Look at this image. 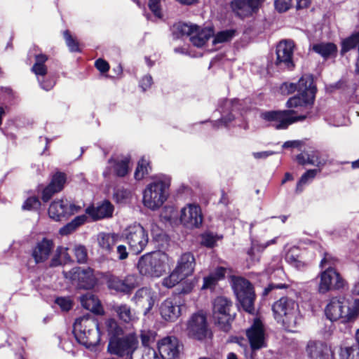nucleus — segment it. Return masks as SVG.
Wrapping results in <instances>:
<instances>
[{"label": "nucleus", "instance_id": "e2e57ef3", "mask_svg": "<svg viewBox=\"0 0 359 359\" xmlns=\"http://www.w3.org/2000/svg\"><path fill=\"white\" fill-rule=\"evenodd\" d=\"M56 193H57V191H55V189L48 184L43 190L41 198L43 202H48Z\"/></svg>", "mask_w": 359, "mask_h": 359}, {"label": "nucleus", "instance_id": "c756f323", "mask_svg": "<svg viewBox=\"0 0 359 359\" xmlns=\"http://www.w3.org/2000/svg\"><path fill=\"white\" fill-rule=\"evenodd\" d=\"M111 310L116 313L118 318L126 323H133L137 320V316L130 306L126 304H114Z\"/></svg>", "mask_w": 359, "mask_h": 359}, {"label": "nucleus", "instance_id": "f257e3e1", "mask_svg": "<svg viewBox=\"0 0 359 359\" xmlns=\"http://www.w3.org/2000/svg\"><path fill=\"white\" fill-rule=\"evenodd\" d=\"M170 186V177L160 175L154 177L143 191L144 205L152 210L161 207L168 197Z\"/></svg>", "mask_w": 359, "mask_h": 359}, {"label": "nucleus", "instance_id": "2f4dec72", "mask_svg": "<svg viewBox=\"0 0 359 359\" xmlns=\"http://www.w3.org/2000/svg\"><path fill=\"white\" fill-rule=\"evenodd\" d=\"M300 249L296 246H285V259L287 263L299 270H302L307 265L302 260Z\"/></svg>", "mask_w": 359, "mask_h": 359}, {"label": "nucleus", "instance_id": "338daca9", "mask_svg": "<svg viewBox=\"0 0 359 359\" xmlns=\"http://www.w3.org/2000/svg\"><path fill=\"white\" fill-rule=\"evenodd\" d=\"M152 85V77L150 75H146L140 81V86L143 90H146Z\"/></svg>", "mask_w": 359, "mask_h": 359}, {"label": "nucleus", "instance_id": "8fccbe9b", "mask_svg": "<svg viewBox=\"0 0 359 359\" xmlns=\"http://www.w3.org/2000/svg\"><path fill=\"white\" fill-rule=\"evenodd\" d=\"M106 327L109 334L116 337L121 332V328L118 326L117 322L112 318L107 319L105 322Z\"/></svg>", "mask_w": 359, "mask_h": 359}, {"label": "nucleus", "instance_id": "cd10ccee", "mask_svg": "<svg viewBox=\"0 0 359 359\" xmlns=\"http://www.w3.org/2000/svg\"><path fill=\"white\" fill-rule=\"evenodd\" d=\"M53 242L52 240L43 238L37 243L32 252V256L36 262H43L47 260L53 250Z\"/></svg>", "mask_w": 359, "mask_h": 359}, {"label": "nucleus", "instance_id": "603ef678", "mask_svg": "<svg viewBox=\"0 0 359 359\" xmlns=\"http://www.w3.org/2000/svg\"><path fill=\"white\" fill-rule=\"evenodd\" d=\"M41 206V202L36 196L28 198L24 203L22 208L27 210H38Z\"/></svg>", "mask_w": 359, "mask_h": 359}, {"label": "nucleus", "instance_id": "7ed1b4c3", "mask_svg": "<svg viewBox=\"0 0 359 359\" xmlns=\"http://www.w3.org/2000/svg\"><path fill=\"white\" fill-rule=\"evenodd\" d=\"M272 310L276 321L286 330L293 332L301 320L299 305L292 299L282 297L273 304Z\"/></svg>", "mask_w": 359, "mask_h": 359}, {"label": "nucleus", "instance_id": "4d7b16f0", "mask_svg": "<svg viewBox=\"0 0 359 359\" xmlns=\"http://www.w3.org/2000/svg\"><path fill=\"white\" fill-rule=\"evenodd\" d=\"M161 0H149V8L154 15L158 18H162V13L161 10Z\"/></svg>", "mask_w": 359, "mask_h": 359}, {"label": "nucleus", "instance_id": "a211bd4d", "mask_svg": "<svg viewBox=\"0 0 359 359\" xmlns=\"http://www.w3.org/2000/svg\"><path fill=\"white\" fill-rule=\"evenodd\" d=\"M180 221L187 228L199 227L203 222L201 207L195 203H188L180 210Z\"/></svg>", "mask_w": 359, "mask_h": 359}, {"label": "nucleus", "instance_id": "473e14b6", "mask_svg": "<svg viewBox=\"0 0 359 359\" xmlns=\"http://www.w3.org/2000/svg\"><path fill=\"white\" fill-rule=\"evenodd\" d=\"M109 168H113L115 174L124 177L129 171L130 158L128 156L111 158L109 160Z\"/></svg>", "mask_w": 359, "mask_h": 359}, {"label": "nucleus", "instance_id": "f704fd0d", "mask_svg": "<svg viewBox=\"0 0 359 359\" xmlns=\"http://www.w3.org/2000/svg\"><path fill=\"white\" fill-rule=\"evenodd\" d=\"M81 303L86 309L95 313L100 314L103 311L100 300L90 292L81 297Z\"/></svg>", "mask_w": 359, "mask_h": 359}, {"label": "nucleus", "instance_id": "0e129e2a", "mask_svg": "<svg viewBox=\"0 0 359 359\" xmlns=\"http://www.w3.org/2000/svg\"><path fill=\"white\" fill-rule=\"evenodd\" d=\"M38 81L41 88L46 91L50 90L55 86V81L51 79H44V77H41V79H39Z\"/></svg>", "mask_w": 359, "mask_h": 359}, {"label": "nucleus", "instance_id": "c85d7f7f", "mask_svg": "<svg viewBox=\"0 0 359 359\" xmlns=\"http://www.w3.org/2000/svg\"><path fill=\"white\" fill-rule=\"evenodd\" d=\"M195 264L194 255L190 252H186L181 255L175 268L181 272L182 276H185L187 278L193 273Z\"/></svg>", "mask_w": 359, "mask_h": 359}, {"label": "nucleus", "instance_id": "864d4df0", "mask_svg": "<svg viewBox=\"0 0 359 359\" xmlns=\"http://www.w3.org/2000/svg\"><path fill=\"white\" fill-rule=\"evenodd\" d=\"M274 6L278 12L283 13L289 10L292 6V0H275Z\"/></svg>", "mask_w": 359, "mask_h": 359}, {"label": "nucleus", "instance_id": "a19ab883", "mask_svg": "<svg viewBox=\"0 0 359 359\" xmlns=\"http://www.w3.org/2000/svg\"><path fill=\"white\" fill-rule=\"evenodd\" d=\"M341 359H359V346H347L341 348Z\"/></svg>", "mask_w": 359, "mask_h": 359}, {"label": "nucleus", "instance_id": "a878e982", "mask_svg": "<svg viewBox=\"0 0 359 359\" xmlns=\"http://www.w3.org/2000/svg\"><path fill=\"white\" fill-rule=\"evenodd\" d=\"M306 351L311 359H334L331 348L322 341H309Z\"/></svg>", "mask_w": 359, "mask_h": 359}, {"label": "nucleus", "instance_id": "680f3d73", "mask_svg": "<svg viewBox=\"0 0 359 359\" xmlns=\"http://www.w3.org/2000/svg\"><path fill=\"white\" fill-rule=\"evenodd\" d=\"M141 359H163L159 356L156 351L153 348H146L142 355Z\"/></svg>", "mask_w": 359, "mask_h": 359}, {"label": "nucleus", "instance_id": "69168bd1", "mask_svg": "<svg viewBox=\"0 0 359 359\" xmlns=\"http://www.w3.org/2000/svg\"><path fill=\"white\" fill-rule=\"evenodd\" d=\"M95 65L96 68L102 73L108 72L109 69V64L105 60L100 58L95 61Z\"/></svg>", "mask_w": 359, "mask_h": 359}, {"label": "nucleus", "instance_id": "39448f33", "mask_svg": "<svg viewBox=\"0 0 359 359\" xmlns=\"http://www.w3.org/2000/svg\"><path fill=\"white\" fill-rule=\"evenodd\" d=\"M290 86L292 90L297 89L299 93L287 100V107L288 108L304 107L305 109H310L313 104L316 91L312 77L302 76L297 85L292 83Z\"/></svg>", "mask_w": 359, "mask_h": 359}, {"label": "nucleus", "instance_id": "dca6fc26", "mask_svg": "<svg viewBox=\"0 0 359 359\" xmlns=\"http://www.w3.org/2000/svg\"><path fill=\"white\" fill-rule=\"evenodd\" d=\"M241 104L238 100H223L220 101L217 110L221 114L222 117L214 122V127L228 126L234 120L238 111L241 110Z\"/></svg>", "mask_w": 359, "mask_h": 359}, {"label": "nucleus", "instance_id": "e433bc0d", "mask_svg": "<svg viewBox=\"0 0 359 359\" xmlns=\"http://www.w3.org/2000/svg\"><path fill=\"white\" fill-rule=\"evenodd\" d=\"M312 50L324 58H327L335 55L337 46L332 43H319L314 44Z\"/></svg>", "mask_w": 359, "mask_h": 359}, {"label": "nucleus", "instance_id": "423d86ee", "mask_svg": "<svg viewBox=\"0 0 359 359\" xmlns=\"http://www.w3.org/2000/svg\"><path fill=\"white\" fill-rule=\"evenodd\" d=\"M231 286L243 310L249 313H252L255 311V294L252 284L244 278L233 276Z\"/></svg>", "mask_w": 359, "mask_h": 359}, {"label": "nucleus", "instance_id": "ddd939ff", "mask_svg": "<svg viewBox=\"0 0 359 359\" xmlns=\"http://www.w3.org/2000/svg\"><path fill=\"white\" fill-rule=\"evenodd\" d=\"M318 278H319L318 291L320 294L339 290L344 285V280L340 273L336 269H332L330 266L328 269H322Z\"/></svg>", "mask_w": 359, "mask_h": 359}, {"label": "nucleus", "instance_id": "20e7f679", "mask_svg": "<svg viewBox=\"0 0 359 359\" xmlns=\"http://www.w3.org/2000/svg\"><path fill=\"white\" fill-rule=\"evenodd\" d=\"M137 266L142 276L158 278L168 269V257L161 252L145 254L139 259Z\"/></svg>", "mask_w": 359, "mask_h": 359}, {"label": "nucleus", "instance_id": "412c9836", "mask_svg": "<svg viewBox=\"0 0 359 359\" xmlns=\"http://www.w3.org/2000/svg\"><path fill=\"white\" fill-rule=\"evenodd\" d=\"M294 43L292 41H280L276 47V65L280 68L291 69L294 67L292 60Z\"/></svg>", "mask_w": 359, "mask_h": 359}, {"label": "nucleus", "instance_id": "49530a36", "mask_svg": "<svg viewBox=\"0 0 359 359\" xmlns=\"http://www.w3.org/2000/svg\"><path fill=\"white\" fill-rule=\"evenodd\" d=\"M149 162L142 158L137 164V168L135 172V178L137 180H142L145 175L148 173Z\"/></svg>", "mask_w": 359, "mask_h": 359}, {"label": "nucleus", "instance_id": "de8ad7c7", "mask_svg": "<svg viewBox=\"0 0 359 359\" xmlns=\"http://www.w3.org/2000/svg\"><path fill=\"white\" fill-rule=\"evenodd\" d=\"M220 238L221 237L212 233H205L201 236V244L208 248H212Z\"/></svg>", "mask_w": 359, "mask_h": 359}, {"label": "nucleus", "instance_id": "aec40b11", "mask_svg": "<svg viewBox=\"0 0 359 359\" xmlns=\"http://www.w3.org/2000/svg\"><path fill=\"white\" fill-rule=\"evenodd\" d=\"M246 335L252 350L266 346L265 328L259 318L255 319L252 325L246 330Z\"/></svg>", "mask_w": 359, "mask_h": 359}, {"label": "nucleus", "instance_id": "c9c22d12", "mask_svg": "<svg viewBox=\"0 0 359 359\" xmlns=\"http://www.w3.org/2000/svg\"><path fill=\"white\" fill-rule=\"evenodd\" d=\"M320 172V169H311L304 172L297 183L296 193H302L304 187L311 184Z\"/></svg>", "mask_w": 359, "mask_h": 359}, {"label": "nucleus", "instance_id": "4be33fe9", "mask_svg": "<svg viewBox=\"0 0 359 359\" xmlns=\"http://www.w3.org/2000/svg\"><path fill=\"white\" fill-rule=\"evenodd\" d=\"M156 300V292L149 287H142L137 290L132 298L135 304L144 309L146 315L153 308Z\"/></svg>", "mask_w": 359, "mask_h": 359}, {"label": "nucleus", "instance_id": "72a5a7b5", "mask_svg": "<svg viewBox=\"0 0 359 359\" xmlns=\"http://www.w3.org/2000/svg\"><path fill=\"white\" fill-rule=\"evenodd\" d=\"M100 248L104 253H109L118 241V236L115 233H100L97 236Z\"/></svg>", "mask_w": 359, "mask_h": 359}, {"label": "nucleus", "instance_id": "ea45409f", "mask_svg": "<svg viewBox=\"0 0 359 359\" xmlns=\"http://www.w3.org/2000/svg\"><path fill=\"white\" fill-rule=\"evenodd\" d=\"M236 34V30L230 29L219 32L215 36L213 43H224L231 41Z\"/></svg>", "mask_w": 359, "mask_h": 359}, {"label": "nucleus", "instance_id": "6e6d98bb", "mask_svg": "<svg viewBox=\"0 0 359 359\" xmlns=\"http://www.w3.org/2000/svg\"><path fill=\"white\" fill-rule=\"evenodd\" d=\"M63 311H68L72 307V302L69 297H58L55 301Z\"/></svg>", "mask_w": 359, "mask_h": 359}, {"label": "nucleus", "instance_id": "4468645a", "mask_svg": "<svg viewBox=\"0 0 359 359\" xmlns=\"http://www.w3.org/2000/svg\"><path fill=\"white\" fill-rule=\"evenodd\" d=\"M325 312L327 318L331 321L341 319L342 322H346L353 317L347 302L344 298H332L327 304Z\"/></svg>", "mask_w": 359, "mask_h": 359}, {"label": "nucleus", "instance_id": "c03bdc74", "mask_svg": "<svg viewBox=\"0 0 359 359\" xmlns=\"http://www.w3.org/2000/svg\"><path fill=\"white\" fill-rule=\"evenodd\" d=\"M72 251L74 253L77 262L82 264L87 261L88 252L84 245L80 244L74 245Z\"/></svg>", "mask_w": 359, "mask_h": 359}, {"label": "nucleus", "instance_id": "a18cd8bd", "mask_svg": "<svg viewBox=\"0 0 359 359\" xmlns=\"http://www.w3.org/2000/svg\"><path fill=\"white\" fill-rule=\"evenodd\" d=\"M65 182V175L62 172H57L53 175L49 185L51 186V187H53L55 191L59 192L63 189Z\"/></svg>", "mask_w": 359, "mask_h": 359}, {"label": "nucleus", "instance_id": "1a4fd4ad", "mask_svg": "<svg viewBox=\"0 0 359 359\" xmlns=\"http://www.w3.org/2000/svg\"><path fill=\"white\" fill-rule=\"evenodd\" d=\"M261 117L276 129L284 130L293 123L304 120L306 116H294L293 110H283L265 111L262 113Z\"/></svg>", "mask_w": 359, "mask_h": 359}, {"label": "nucleus", "instance_id": "bf43d9fd", "mask_svg": "<svg viewBox=\"0 0 359 359\" xmlns=\"http://www.w3.org/2000/svg\"><path fill=\"white\" fill-rule=\"evenodd\" d=\"M32 72L37 77V80L39 79L43 78L47 74L48 69L46 66H39V65H33L32 67Z\"/></svg>", "mask_w": 359, "mask_h": 359}, {"label": "nucleus", "instance_id": "6e6552de", "mask_svg": "<svg viewBox=\"0 0 359 359\" xmlns=\"http://www.w3.org/2000/svg\"><path fill=\"white\" fill-rule=\"evenodd\" d=\"M232 306V302L224 297H218L213 302V318L215 323L224 332L230 330L234 318L235 314L231 312Z\"/></svg>", "mask_w": 359, "mask_h": 359}, {"label": "nucleus", "instance_id": "37998d69", "mask_svg": "<svg viewBox=\"0 0 359 359\" xmlns=\"http://www.w3.org/2000/svg\"><path fill=\"white\" fill-rule=\"evenodd\" d=\"M307 162L308 164L317 166L320 169L325 165L326 161L320 157L319 151H312L311 153H308Z\"/></svg>", "mask_w": 359, "mask_h": 359}, {"label": "nucleus", "instance_id": "9d476101", "mask_svg": "<svg viewBox=\"0 0 359 359\" xmlns=\"http://www.w3.org/2000/svg\"><path fill=\"white\" fill-rule=\"evenodd\" d=\"M175 29L182 35L188 36L191 43L198 48L203 46L213 34L211 28H201L193 24L180 22L175 25Z\"/></svg>", "mask_w": 359, "mask_h": 359}, {"label": "nucleus", "instance_id": "bb28decb", "mask_svg": "<svg viewBox=\"0 0 359 359\" xmlns=\"http://www.w3.org/2000/svg\"><path fill=\"white\" fill-rule=\"evenodd\" d=\"M136 286V278L133 275H128L123 280L112 277L108 280L109 288L121 293L128 294Z\"/></svg>", "mask_w": 359, "mask_h": 359}, {"label": "nucleus", "instance_id": "79ce46f5", "mask_svg": "<svg viewBox=\"0 0 359 359\" xmlns=\"http://www.w3.org/2000/svg\"><path fill=\"white\" fill-rule=\"evenodd\" d=\"M359 45V32L353 34L342 42L341 53H344Z\"/></svg>", "mask_w": 359, "mask_h": 359}, {"label": "nucleus", "instance_id": "2eb2a0df", "mask_svg": "<svg viewBox=\"0 0 359 359\" xmlns=\"http://www.w3.org/2000/svg\"><path fill=\"white\" fill-rule=\"evenodd\" d=\"M184 302L180 295H172L163 300L159 306L161 318L168 322H175L182 315Z\"/></svg>", "mask_w": 359, "mask_h": 359}, {"label": "nucleus", "instance_id": "5701e85b", "mask_svg": "<svg viewBox=\"0 0 359 359\" xmlns=\"http://www.w3.org/2000/svg\"><path fill=\"white\" fill-rule=\"evenodd\" d=\"M264 0H233L230 6L239 18H244L256 12Z\"/></svg>", "mask_w": 359, "mask_h": 359}, {"label": "nucleus", "instance_id": "5fc2aeb1", "mask_svg": "<svg viewBox=\"0 0 359 359\" xmlns=\"http://www.w3.org/2000/svg\"><path fill=\"white\" fill-rule=\"evenodd\" d=\"M155 338V333L151 330H142L140 333V339L142 344L144 346H148Z\"/></svg>", "mask_w": 359, "mask_h": 359}, {"label": "nucleus", "instance_id": "7c9ffc66", "mask_svg": "<svg viewBox=\"0 0 359 359\" xmlns=\"http://www.w3.org/2000/svg\"><path fill=\"white\" fill-rule=\"evenodd\" d=\"M67 201L64 199H57L53 201L48 208L49 217L55 220L60 221L67 217Z\"/></svg>", "mask_w": 359, "mask_h": 359}, {"label": "nucleus", "instance_id": "13d9d810", "mask_svg": "<svg viewBox=\"0 0 359 359\" xmlns=\"http://www.w3.org/2000/svg\"><path fill=\"white\" fill-rule=\"evenodd\" d=\"M217 280L213 274H210L208 276L203 278V285L201 287L202 290H213L217 283Z\"/></svg>", "mask_w": 359, "mask_h": 359}, {"label": "nucleus", "instance_id": "b1692460", "mask_svg": "<svg viewBox=\"0 0 359 359\" xmlns=\"http://www.w3.org/2000/svg\"><path fill=\"white\" fill-rule=\"evenodd\" d=\"M278 237L271 239L265 243H260L255 239H251V246L247 251L245 258L246 265L248 268L259 262L261 253L269 246L276 244Z\"/></svg>", "mask_w": 359, "mask_h": 359}, {"label": "nucleus", "instance_id": "0eeeda50", "mask_svg": "<svg viewBox=\"0 0 359 359\" xmlns=\"http://www.w3.org/2000/svg\"><path fill=\"white\" fill-rule=\"evenodd\" d=\"M138 346V340L133 334L121 338H111L107 350L111 354L116 355L123 359H133V355Z\"/></svg>", "mask_w": 359, "mask_h": 359}, {"label": "nucleus", "instance_id": "4c0bfd02", "mask_svg": "<svg viewBox=\"0 0 359 359\" xmlns=\"http://www.w3.org/2000/svg\"><path fill=\"white\" fill-rule=\"evenodd\" d=\"M185 278V276H182L181 272L175 268L168 276L163 279L162 285L167 288H172Z\"/></svg>", "mask_w": 359, "mask_h": 359}, {"label": "nucleus", "instance_id": "58836bf2", "mask_svg": "<svg viewBox=\"0 0 359 359\" xmlns=\"http://www.w3.org/2000/svg\"><path fill=\"white\" fill-rule=\"evenodd\" d=\"M185 278V276H182L181 272L175 268L168 276L163 279L162 285L167 288H172Z\"/></svg>", "mask_w": 359, "mask_h": 359}, {"label": "nucleus", "instance_id": "052dcab7", "mask_svg": "<svg viewBox=\"0 0 359 359\" xmlns=\"http://www.w3.org/2000/svg\"><path fill=\"white\" fill-rule=\"evenodd\" d=\"M68 248L60 246L56 250V255L61 259L65 262L71 260V257L68 253Z\"/></svg>", "mask_w": 359, "mask_h": 359}, {"label": "nucleus", "instance_id": "f3484780", "mask_svg": "<svg viewBox=\"0 0 359 359\" xmlns=\"http://www.w3.org/2000/svg\"><path fill=\"white\" fill-rule=\"evenodd\" d=\"M65 276L72 280L80 288L91 289L95 285V278L90 268L81 269L76 267L68 272H65Z\"/></svg>", "mask_w": 359, "mask_h": 359}, {"label": "nucleus", "instance_id": "393cba45", "mask_svg": "<svg viewBox=\"0 0 359 359\" xmlns=\"http://www.w3.org/2000/svg\"><path fill=\"white\" fill-rule=\"evenodd\" d=\"M114 211L113 204L107 200L97 203L95 206H88L86 209V213L93 221L110 218L113 216Z\"/></svg>", "mask_w": 359, "mask_h": 359}, {"label": "nucleus", "instance_id": "9b49d317", "mask_svg": "<svg viewBox=\"0 0 359 359\" xmlns=\"http://www.w3.org/2000/svg\"><path fill=\"white\" fill-rule=\"evenodd\" d=\"M124 234L131 252L137 255L144 250L149 238L147 231L140 224L129 226L125 230Z\"/></svg>", "mask_w": 359, "mask_h": 359}, {"label": "nucleus", "instance_id": "3c124183", "mask_svg": "<svg viewBox=\"0 0 359 359\" xmlns=\"http://www.w3.org/2000/svg\"><path fill=\"white\" fill-rule=\"evenodd\" d=\"M64 37L66 41V44L69 49L72 52H79L80 50L79 43L74 39L69 34V31L66 30L64 32Z\"/></svg>", "mask_w": 359, "mask_h": 359}, {"label": "nucleus", "instance_id": "f8f14e48", "mask_svg": "<svg viewBox=\"0 0 359 359\" xmlns=\"http://www.w3.org/2000/svg\"><path fill=\"white\" fill-rule=\"evenodd\" d=\"M186 332L189 337L202 341L211 335L207 319L202 312L194 313L187 323Z\"/></svg>", "mask_w": 359, "mask_h": 359}, {"label": "nucleus", "instance_id": "f03ea898", "mask_svg": "<svg viewBox=\"0 0 359 359\" xmlns=\"http://www.w3.org/2000/svg\"><path fill=\"white\" fill-rule=\"evenodd\" d=\"M73 333L76 341L88 348L95 347L100 340L97 321L88 315L76 319Z\"/></svg>", "mask_w": 359, "mask_h": 359}, {"label": "nucleus", "instance_id": "774afa93", "mask_svg": "<svg viewBox=\"0 0 359 359\" xmlns=\"http://www.w3.org/2000/svg\"><path fill=\"white\" fill-rule=\"evenodd\" d=\"M76 229L71 222L60 229V233L62 236H67L74 231Z\"/></svg>", "mask_w": 359, "mask_h": 359}, {"label": "nucleus", "instance_id": "09e8293b", "mask_svg": "<svg viewBox=\"0 0 359 359\" xmlns=\"http://www.w3.org/2000/svg\"><path fill=\"white\" fill-rule=\"evenodd\" d=\"M338 262V259L328 253H325L323 259L321 260L320 266L322 269H328L329 266L332 269H335L334 266Z\"/></svg>", "mask_w": 359, "mask_h": 359}, {"label": "nucleus", "instance_id": "6ab92c4d", "mask_svg": "<svg viewBox=\"0 0 359 359\" xmlns=\"http://www.w3.org/2000/svg\"><path fill=\"white\" fill-rule=\"evenodd\" d=\"M157 347L163 359H175L180 356L183 345L175 336H167L158 341Z\"/></svg>", "mask_w": 359, "mask_h": 359}]
</instances>
